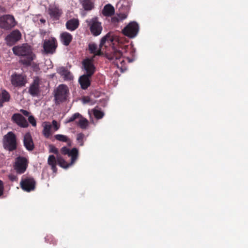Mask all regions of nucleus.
<instances>
[{
  "label": "nucleus",
  "instance_id": "39",
  "mask_svg": "<svg viewBox=\"0 0 248 248\" xmlns=\"http://www.w3.org/2000/svg\"><path fill=\"white\" fill-rule=\"evenodd\" d=\"M120 21V18L118 17V16L116 15L114 16L111 18V22L113 24L118 23Z\"/></svg>",
  "mask_w": 248,
  "mask_h": 248
},
{
  "label": "nucleus",
  "instance_id": "6",
  "mask_svg": "<svg viewBox=\"0 0 248 248\" xmlns=\"http://www.w3.org/2000/svg\"><path fill=\"white\" fill-rule=\"evenodd\" d=\"M16 25L14 17L10 15L0 16V28L4 30H10Z\"/></svg>",
  "mask_w": 248,
  "mask_h": 248
},
{
  "label": "nucleus",
  "instance_id": "40",
  "mask_svg": "<svg viewBox=\"0 0 248 248\" xmlns=\"http://www.w3.org/2000/svg\"><path fill=\"white\" fill-rule=\"evenodd\" d=\"M52 123V125L54 126L55 130H57L59 129L60 126L58 125V123L56 121L53 120Z\"/></svg>",
  "mask_w": 248,
  "mask_h": 248
},
{
  "label": "nucleus",
  "instance_id": "18",
  "mask_svg": "<svg viewBox=\"0 0 248 248\" xmlns=\"http://www.w3.org/2000/svg\"><path fill=\"white\" fill-rule=\"evenodd\" d=\"M23 143L27 150L31 151L34 149V145L30 132L26 133L24 136Z\"/></svg>",
  "mask_w": 248,
  "mask_h": 248
},
{
  "label": "nucleus",
  "instance_id": "21",
  "mask_svg": "<svg viewBox=\"0 0 248 248\" xmlns=\"http://www.w3.org/2000/svg\"><path fill=\"white\" fill-rule=\"evenodd\" d=\"M129 10L130 7L128 5L127 3L126 4H122L121 7L119 8L120 12L116 14V15L121 21L127 18Z\"/></svg>",
  "mask_w": 248,
  "mask_h": 248
},
{
  "label": "nucleus",
  "instance_id": "14",
  "mask_svg": "<svg viewBox=\"0 0 248 248\" xmlns=\"http://www.w3.org/2000/svg\"><path fill=\"white\" fill-rule=\"evenodd\" d=\"M47 12L51 18L55 20H59L63 13L62 9L55 4L49 5Z\"/></svg>",
  "mask_w": 248,
  "mask_h": 248
},
{
  "label": "nucleus",
  "instance_id": "16",
  "mask_svg": "<svg viewBox=\"0 0 248 248\" xmlns=\"http://www.w3.org/2000/svg\"><path fill=\"white\" fill-rule=\"evenodd\" d=\"M11 119L14 123L21 127L26 128L29 126L27 121L21 114H14Z\"/></svg>",
  "mask_w": 248,
  "mask_h": 248
},
{
  "label": "nucleus",
  "instance_id": "19",
  "mask_svg": "<svg viewBox=\"0 0 248 248\" xmlns=\"http://www.w3.org/2000/svg\"><path fill=\"white\" fill-rule=\"evenodd\" d=\"M11 83L15 87H21L25 85L26 81L24 77L20 75H13Z\"/></svg>",
  "mask_w": 248,
  "mask_h": 248
},
{
  "label": "nucleus",
  "instance_id": "8",
  "mask_svg": "<svg viewBox=\"0 0 248 248\" xmlns=\"http://www.w3.org/2000/svg\"><path fill=\"white\" fill-rule=\"evenodd\" d=\"M69 93L68 87L64 84L60 85L57 88L55 93L54 97L57 103H60L65 101Z\"/></svg>",
  "mask_w": 248,
  "mask_h": 248
},
{
  "label": "nucleus",
  "instance_id": "24",
  "mask_svg": "<svg viewBox=\"0 0 248 248\" xmlns=\"http://www.w3.org/2000/svg\"><path fill=\"white\" fill-rule=\"evenodd\" d=\"M73 39L72 35L69 32L65 31L60 34V40L62 44L65 46L69 45Z\"/></svg>",
  "mask_w": 248,
  "mask_h": 248
},
{
  "label": "nucleus",
  "instance_id": "29",
  "mask_svg": "<svg viewBox=\"0 0 248 248\" xmlns=\"http://www.w3.org/2000/svg\"><path fill=\"white\" fill-rule=\"evenodd\" d=\"M51 125L47 123L44 126L43 133L46 138H48L51 135Z\"/></svg>",
  "mask_w": 248,
  "mask_h": 248
},
{
  "label": "nucleus",
  "instance_id": "15",
  "mask_svg": "<svg viewBox=\"0 0 248 248\" xmlns=\"http://www.w3.org/2000/svg\"><path fill=\"white\" fill-rule=\"evenodd\" d=\"M21 37V34L18 30L13 31L10 34L7 35L5 41L9 46H13L18 41Z\"/></svg>",
  "mask_w": 248,
  "mask_h": 248
},
{
  "label": "nucleus",
  "instance_id": "4",
  "mask_svg": "<svg viewBox=\"0 0 248 248\" xmlns=\"http://www.w3.org/2000/svg\"><path fill=\"white\" fill-rule=\"evenodd\" d=\"M86 22L90 27L91 33L95 36L100 35L102 31L101 23L97 17H94L86 20Z\"/></svg>",
  "mask_w": 248,
  "mask_h": 248
},
{
  "label": "nucleus",
  "instance_id": "23",
  "mask_svg": "<svg viewBox=\"0 0 248 248\" xmlns=\"http://www.w3.org/2000/svg\"><path fill=\"white\" fill-rule=\"evenodd\" d=\"M79 20L76 18H72L68 20L65 24L66 28L70 31L76 30L79 26Z\"/></svg>",
  "mask_w": 248,
  "mask_h": 248
},
{
  "label": "nucleus",
  "instance_id": "44",
  "mask_svg": "<svg viewBox=\"0 0 248 248\" xmlns=\"http://www.w3.org/2000/svg\"><path fill=\"white\" fill-rule=\"evenodd\" d=\"M4 102H5V101H4L3 100H2V99H0V107H2L3 106V103Z\"/></svg>",
  "mask_w": 248,
  "mask_h": 248
},
{
  "label": "nucleus",
  "instance_id": "11",
  "mask_svg": "<svg viewBox=\"0 0 248 248\" xmlns=\"http://www.w3.org/2000/svg\"><path fill=\"white\" fill-rule=\"evenodd\" d=\"M78 118H79V120L78 122H76L77 125L82 129H86L88 126L89 122L87 119L83 117L79 113H74L66 120V123H71L75 121Z\"/></svg>",
  "mask_w": 248,
  "mask_h": 248
},
{
  "label": "nucleus",
  "instance_id": "35",
  "mask_svg": "<svg viewBox=\"0 0 248 248\" xmlns=\"http://www.w3.org/2000/svg\"><path fill=\"white\" fill-rule=\"evenodd\" d=\"M84 137V134L82 133L77 134V140L80 146H83L84 145L83 139Z\"/></svg>",
  "mask_w": 248,
  "mask_h": 248
},
{
  "label": "nucleus",
  "instance_id": "3",
  "mask_svg": "<svg viewBox=\"0 0 248 248\" xmlns=\"http://www.w3.org/2000/svg\"><path fill=\"white\" fill-rule=\"evenodd\" d=\"M3 146L4 148L12 152L17 148L16 137L15 134L12 132H8L3 138Z\"/></svg>",
  "mask_w": 248,
  "mask_h": 248
},
{
  "label": "nucleus",
  "instance_id": "9",
  "mask_svg": "<svg viewBox=\"0 0 248 248\" xmlns=\"http://www.w3.org/2000/svg\"><path fill=\"white\" fill-rule=\"evenodd\" d=\"M139 31V26L135 21L130 22L122 30L123 33L130 38L136 37Z\"/></svg>",
  "mask_w": 248,
  "mask_h": 248
},
{
  "label": "nucleus",
  "instance_id": "20",
  "mask_svg": "<svg viewBox=\"0 0 248 248\" xmlns=\"http://www.w3.org/2000/svg\"><path fill=\"white\" fill-rule=\"evenodd\" d=\"M83 65L86 74L85 75L92 76L94 73L95 67L91 60L86 59L83 61Z\"/></svg>",
  "mask_w": 248,
  "mask_h": 248
},
{
  "label": "nucleus",
  "instance_id": "32",
  "mask_svg": "<svg viewBox=\"0 0 248 248\" xmlns=\"http://www.w3.org/2000/svg\"><path fill=\"white\" fill-rule=\"evenodd\" d=\"M45 241L47 243H49L50 244H52L53 245H55L57 244V241L54 238V237L51 234L47 235L45 237Z\"/></svg>",
  "mask_w": 248,
  "mask_h": 248
},
{
  "label": "nucleus",
  "instance_id": "31",
  "mask_svg": "<svg viewBox=\"0 0 248 248\" xmlns=\"http://www.w3.org/2000/svg\"><path fill=\"white\" fill-rule=\"evenodd\" d=\"M57 160L58 164L62 168H68L71 164H68L64 159L60 155L57 156Z\"/></svg>",
  "mask_w": 248,
  "mask_h": 248
},
{
  "label": "nucleus",
  "instance_id": "10",
  "mask_svg": "<svg viewBox=\"0 0 248 248\" xmlns=\"http://www.w3.org/2000/svg\"><path fill=\"white\" fill-rule=\"evenodd\" d=\"M20 185L24 191L29 192L35 189L36 182L32 177L22 178Z\"/></svg>",
  "mask_w": 248,
  "mask_h": 248
},
{
  "label": "nucleus",
  "instance_id": "26",
  "mask_svg": "<svg viewBox=\"0 0 248 248\" xmlns=\"http://www.w3.org/2000/svg\"><path fill=\"white\" fill-rule=\"evenodd\" d=\"M95 0H81L80 3L85 11H91L94 7Z\"/></svg>",
  "mask_w": 248,
  "mask_h": 248
},
{
  "label": "nucleus",
  "instance_id": "5",
  "mask_svg": "<svg viewBox=\"0 0 248 248\" xmlns=\"http://www.w3.org/2000/svg\"><path fill=\"white\" fill-rule=\"evenodd\" d=\"M113 41L112 36L108 33L104 36L101 40L100 48L97 50V46L95 44H90L89 45V50L91 53L93 54L94 56H100L102 55L101 47L107 41L112 42Z\"/></svg>",
  "mask_w": 248,
  "mask_h": 248
},
{
  "label": "nucleus",
  "instance_id": "1",
  "mask_svg": "<svg viewBox=\"0 0 248 248\" xmlns=\"http://www.w3.org/2000/svg\"><path fill=\"white\" fill-rule=\"evenodd\" d=\"M12 50L14 54L22 57L19 60V62L26 66L31 65L32 61L35 57L31 46L27 44L15 46Z\"/></svg>",
  "mask_w": 248,
  "mask_h": 248
},
{
  "label": "nucleus",
  "instance_id": "27",
  "mask_svg": "<svg viewBox=\"0 0 248 248\" xmlns=\"http://www.w3.org/2000/svg\"><path fill=\"white\" fill-rule=\"evenodd\" d=\"M103 14L106 16H111L115 13L114 7L110 4L106 5L102 11Z\"/></svg>",
  "mask_w": 248,
  "mask_h": 248
},
{
  "label": "nucleus",
  "instance_id": "17",
  "mask_svg": "<svg viewBox=\"0 0 248 248\" xmlns=\"http://www.w3.org/2000/svg\"><path fill=\"white\" fill-rule=\"evenodd\" d=\"M40 80L38 78H36L33 80V82L31 84L29 93L32 96H37L40 93Z\"/></svg>",
  "mask_w": 248,
  "mask_h": 248
},
{
  "label": "nucleus",
  "instance_id": "28",
  "mask_svg": "<svg viewBox=\"0 0 248 248\" xmlns=\"http://www.w3.org/2000/svg\"><path fill=\"white\" fill-rule=\"evenodd\" d=\"M57 160L54 155H50L48 158V164L51 167V169L54 172H56L57 168L56 167Z\"/></svg>",
  "mask_w": 248,
  "mask_h": 248
},
{
  "label": "nucleus",
  "instance_id": "2",
  "mask_svg": "<svg viewBox=\"0 0 248 248\" xmlns=\"http://www.w3.org/2000/svg\"><path fill=\"white\" fill-rule=\"evenodd\" d=\"M106 58L115 65L118 68L121 69L125 68V62L120 50L112 49L110 52L106 54Z\"/></svg>",
  "mask_w": 248,
  "mask_h": 248
},
{
  "label": "nucleus",
  "instance_id": "36",
  "mask_svg": "<svg viewBox=\"0 0 248 248\" xmlns=\"http://www.w3.org/2000/svg\"><path fill=\"white\" fill-rule=\"evenodd\" d=\"M49 150L50 152L57 155V156L59 155L58 149L53 145H49Z\"/></svg>",
  "mask_w": 248,
  "mask_h": 248
},
{
  "label": "nucleus",
  "instance_id": "43",
  "mask_svg": "<svg viewBox=\"0 0 248 248\" xmlns=\"http://www.w3.org/2000/svg\"><path fill=\"white\" fill-rule=\"evenodd\" d=\"M90 99L89 98H83V101L84 103H88L89 102Z\"/></svg>",
  "mask_w": 248,
  "mask_h": 248
},
{
  "label": "nucleus",
  "instance_id": "38",
  "mask_svg": "<svg viewBox=\"0 0 248 248\" xmlns=\"http://www.w3.org/2000/svg\"><path fill=\"white\" fill-rule=\"evenodd\" d=\"M4 194V184L3 182L0 180V197H1Z\"/></svg>",
  "mask_w": 248,
  "mask_h": 248
},
{
  "label": "nucleus",
  "instance_id": "45",
  "mask_svg": "<svg viewBox=\"0 0 248 248\" xmlns=\"http://www.w3.org/2000/svg\"><path fill=\"white\" fill-rule=\"evenodd\" d=\"M40 21H41V22H43V23L45 22V20H44V19H41Z\"/></svg>",
  "mask_w": 248,
  "mask_h": 248
},
{
  "label": "nucleus",
  "instance_id": "42",
  "mask_svg": "<svg viewBox=\"0 0 248 248\" xmlns=\"http://www.w3.org/2000/svg\"><path fill=\"white\" fill-rule=\"evenodd\" d=\"M9 178L11 181H14L16 180L17 177L14 175H11L9 176Z\"/></svg>",
  "mask_w": 248,
  "mask_h": 248
},
{
  "label": "nucleus",
  "instance_id": "33",
  "mask_svg": "<svg viewBox=\"0 0 248 248\" xmlns=\"http://www.w3.org/2000/svg\"><path fill=\"white\" fill-rule=\"evenodd\" d=\"M93 114L94 117L97 119H100L104 116V113L103 111L94 108L93 110Z\"/></svg>",
  "mask_w": 248,
  "mask_h": 248
},
{
  "label": "nucleus",
  "instance_id": "22",
  "mask_svg": "<svg viewBox=\"0 0 248 248\" xmlns=\"http://www.w3.org/2000/svg\"><path fill=\"white\" fill-rule=\"evenodd\" d=\"M91 77L84 74L79 77L78 82L82 89L86 90L91 85L90 78Z\"/></svg>",
  "mask_w": 248,
  "mask_h": 248
},
{
  "label": "nucleus",
  "instance_id": "30",
  "mask_svg": "<svg viewBox=\"0 0 248 248\" xmlns=\"http://www.w3.org/2000/svg\"><path fill=\"white\" fill-rule=\"evenodd\" d=\"M54 138L56 140L60 141L67 142L68 143H70V142H71V140L69 139V138L67 136L64 135H62V134L55 135L54 136Z\"/></svg>",
  "mask_w": 248,
  "mask_h": 248
},
{
  "label": "nucleus",
  "instance_id": "41",
  "mask_svg": "<svg viewBox=\"0 0 248 248\" xmlns=\"http://www.w3.org/2000/svg\"><path fill=\"white\" fill-rule=\"evenodd\" d=\"M20 111L25 116H28L29 115V112L27 110H24V109H21L20 110Z\"/></svg>",
  "mask_w": 248,
  "mask_h": 248
},
{
  "label": "nucleus",
  "instance_id": "34",
  "mask_svg": "<svg viewBox=\"0 0 248 248\" xmlns=\"http://www.w3.org/2000/svg\"><path fill=\"white\" fill-rule=\"evenodd\" d=\"M10 99V95L9 93L7 92L6 90H3L1 93V99H2V100L6 102L9 101Z\"/></svg>",
  "mask_w": 248,
  "mask_h": 248
},
{
  "label": "nucleus",
  "instance_id": "37",
  "mask_svg": "<svg viewBox=\"0 0 248 248\" xmlns=\"http://www.w3.org/2000/svg\"><path fill=\"white\" fill-rule=\"evenodd\" d=\"M28 121L29 123L33 126H36V122L34 118V117L33 116H30L28 118Z\"/></svg>",
  "mask_w": 248,
  "mask_h": 248
},
{
  "label": "nucleus",
  "instance_id": "12",
  "mask_svg": "<svg viewBox=\"0 0 248 248\" xmlns=\"http://www.w3.org/2000/svg\"><path fill=\"white\" fill-rule=\"evenodd\" d=\"M43 48L47 54H53L57 47L56 39L53 37L48 40H45L43 43Z\"/></svg>",
  "mask_w": 248,
  "mask_h": 248
},
{
  "label": "nucleus",
  "instance_id": "7",
  "mask_svg": "<svg viewBox=\"0 0 248 248\" xmlns=\"http://www.w3.org/2000/svg\"><path fill=\"white\" fill-rule=\"evenodd\" d=\"M28 163L29 161L27 158L21 156H18L15 159L14 169L17 174H23L26 170Z\"/></svg>",
  "mask_w": 248,
  "mask_h": 248
},
{
  "label": "nucleus",
  "instance_id": "13",
  "mask_svg": "<svg viewBox=\"0 0 248 248\" xmlns=\"http://www.w3.org/2000/svg\"><path fill=\"white\" fill-rule=\"evenodd\" d=\"M61 153L63 155H67L71 157V164H73L78 159V150L76 148H73L70 150L65 146L62 147L60 150Z\"/></svg>",
  "mask_w": 248,
  "mask_h": 248
},
{
  "label": "nucleus",
  "instance_id": "25",
  "mask_svg": "<svg viewBox=\"0 0 248 248\" xmlns=\"http://www.w3.org/2000/svg\"><path fill=\"white\" fill-rule=\"evenodd\" d=\"M58 73L63 76L65 80H72L73 79V76L72 73L65 67H62L59 69Z\"/></svg>",
  "mask_w": 248,
  "mask_h": 248
}]
</instances>
